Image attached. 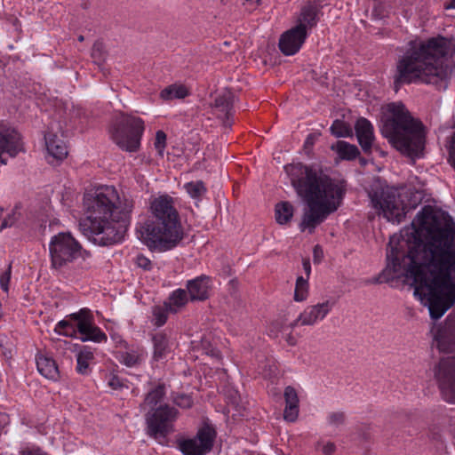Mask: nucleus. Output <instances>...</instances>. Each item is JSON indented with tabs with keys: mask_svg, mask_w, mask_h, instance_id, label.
Listing matches in <instances>:
<instances>
[{
	"mask_svg": "<svg viewBox=\"0 0 455 455\" xmlns=\"http://www.w3.org/2000/svg\"><path fill=\"white\" fill-rule=\"evenodd\" d=\"M336 446L333 443H327L323 446V453L325 455H332L335 451Z\"/></svg>",
	"mask_w": 455,
	"mask_h": 455,
	"instance_id": "obj_44",
	"label": "nucleus"
},
{
	"mask_svg": "<svg viewBox=\"0 0 455 455\" xmlns=\"http://www.w3.org/2000/svg\"><path fill=\"white\" fill-rule=\"evenodd\" d=\"M307 36V33L300 30L299 27H293L281 36L279 49L286 56L294 55L299 51Z\"/></svg>",
	"mask_w": 455,
	"mask_h": 455,
	"instance_id": "obj_14",
	"label": "nucleus"
},
{
	"mask_svg": "<svg viewBox=\"0 0 455 455\" xmlns=\"http://www.w3.org/2000/svg\"><path fill=\"white\" fill-rule=\"evenodd\" d=\"M22 455H48L41 449L26 450L22 451Z\"/></svg>",
	"mask_w": 455,
	"mask_h": 455,
	"instance_id": "obj_48",
	"label": "nucleus"
},
{
	"mask_svg": "<svg viewBox=\"0 0 455 455\" xmlns=\"http://www.w3.org/2000/svg\"><path fill=\"white\" fill-rule=\"evenodd\" d=\"M11 274H12V267H11V265H9L6 271L0 275L1 288L6 292L9 290V283L11 280Z\"/></svg>",
	"mask_w": 455,
	"mask_h": 455,
	"instance_id": "obj_41",
	"label": "nucleus"
},
{
	"mask_svg": "<svg viewBox=\"0 0 455 455\" xmlns=\"http://www.w3.org/2000/svg\"><path fill=\"white\" fill-rule=\"evenodd\" d=\"M416 218L419 229L411 233L412 242L390 238L387 264L376 282L388 283L400 276L412 280L414 294L437 320L455 304V223L450 215L436 213L430 206Z\"/></svg>",
	"mask_w": 455,
	"mask_h": 455,
	"instance_id": "obj_1",
	"label": "nucleus"
},
{
	"mask_svg": "<svg viewBox=\"0 0 455 455\" xmlns=\"http://www.w3.org/2000/svg\"><path fill=\"white\" fill-rule=\"evenodd\" d=\"M449 163L455 169V155L452 154V147H449Z\"/></svg>",
	"mask_w": 455,
	"mask_h": 455,
	"instance_id": "obj_51",
	"label": "nucleus"
},
{
	"mask_svg": "<svg viewBox=\"0 0 455 455\" xmlns=\"http://www.w3.org/2000/svg\"><path fill=\"white\" fill-rule=\"evenodd\" d=\"M318 21V8L315 4H307L302 7L300 13L297 20V25L300 30L307 34V30L312 29L316 26Z\"/></svg>",
	"mask_w": 455,
	"mask_h": 455,
	"instance_id": "obj_19",
	"label": "nucleus"
},
{
	"mask_svg": "<svg viewBox=\"0 0 455 455\" xmlns=\"http://www.w3.org/2000/svg\"><path fill=\"white\" fill-rule=\"evenodd\" d=\"M169 306L165 304V307H155L153 309V315L155 319V324L156 326H162L164 325L167 321V315H168Z\"/></svg>",
	"mask_w": 455,
	"mask_h": 455,
	"instance_id": "obj_34",
	"label": "nucleus"
},
{
	"mask_svg": "<svg viewBox=\"0 0 455 455\" xmlns=\"http://www.w3.org/2000/svg\"><path fill=\"white\" fill-rule=\"evenodd\" d=\"M331 132L337 138L352 137L353 132L349 124L341 120H335L331 126Z\"/></svg>",
	"mask_w": 455,
	"mask_h": 455,
	"instance_id": "obj_31",
	"label": "nucleus"
},
{
	"mask_svg": "<svg viewBox=\"0 0 455 455\" xmlns=\"http://www.w3.org/2000/svg\"><path fill=\"white\" fill-rule=\"evenodd\" d=\"M287 342L293 346L296 344V339H294V337H292L291 334L288 335L287 339H286Z\"/></svg>",
	"mask_w": 455,
	"mask_h": 455,
	"instance_id": "obj_54",
	"label": "nucleus"
},
{
	"mask_svg": "<svg viewBox=\"0 0 455 455\" xmlns=\"http://www.w3.org/2000/svg\"><path fill=\"white\" fill-rule=\"evenodd\" d=\"M82 246L70 233H59L49 243L52 267L62 270L81 255Z\"/></svg>",
	"mask_w": 455,
	"mask_h": 455,
	"instance_id": "obj_10",
	"label": "nucleus"
},
{
	"mask_svg": "<svg viewBox=\"0 0 455 455\" xmlns=\"http://www.w3.org/2000/svg\"><path fill=\"white\" fill-rule=\"evenodd\" d=\"M153 218L140 228V238L150 251L159 252L175 248L184 237V230L173 199L165 195L150 204Z\"/></svg>",
	"mask_w": 455,
	"mask_h": 455,
	"instance_id": "obj_5",
	"label": "nucleus"
},
{
	"mask_svg": "<svg viewBox=\"0 0 455 455\" xmlns=\"http://www.w3.org/2000/svg\"><path fill=\"white\" fill-rule=\"evenodd\" d=\"M70 316L72 319L77 321V324H80L82 322L92 323V315L88 309H81L78 313L72 314Z\"/></svg>",
	"mask_w": 455,
	"mask_h": 455,
	"instance_id": "obj_40",
	"label": "nucleus"
},
{
	"mask_svg": "<svg viewBox=\"0 0 455 455\" xmlns=\"http://www.w3.org/2000/svg\"><path fill=\"white\" fill-rule=\"evenodd\" d=\"M84 40V36L80 35V36H78V41H79V42H83Z\"/></svg>",
	"mask_w": 455,
	"mask_h": 455,
	"instance_id": "obj_55",
	"label": "nucleus"
},
{
	"mask_svg": "<svg viewBox=\"0 0 455 455\" xmlns=\"http://www.w3.org/2000/svg\"><path fill=\"white\" fill-rule=\"evenodd\" d=\"M47 152L56 161H62L68 156V148L63 140L56 134L47 132L44 135Z\"/></svg>",
	"mask_w": 455,
	"mask_h": 455,
	"instance_id": "obj_18",
	"label": "nucleus"
},
{
	"mask_svg": "<svg viewBox=\"0 0 455 455\" xmlns=\"http://www.w3.org/2000/svg\"><path fill=\"white\" fill-rule=\"evenodd\" d=\"M166 147V134L163 131H157L156 133L155 148L158 154L163 156Z\"/></svg>",
	"mask_w": 455,
	"mask_h": 455,
	"instance_id": "obj_37",
	"label": "nucleus"
},
{
	"mask_svg": "<svg viewBox=\"0 0 455 455\" xmlns=\"http://www.w3.org/2000/svg\"><path fill=\"white\" fill-rule=\"evenodd\" d=\"M91 56L93 60V62L100 65L102 64L107 58V52L105 50V45L100 41H96L92 48Z\"/></svg>",
	"mask_w": 455,
	"mask_h": 455,
	"instance_id": "obj_33",
	"label": "nucleus"
},
{
	"mask_svg": "<svg viewBox=\"0 0 455 455\" xmlns=\"http://www.w3.org/2000/svg\"><path fill=\"white\" fill-rule=\"evenodd\" d=\"M285 409L283 418L285 420L293 422L299 413V398L296 390L292 387H287L284 390Z\"/></svg>",
	"mask_w": 455,
	"mask_h": 455,
	"instance_id": "obj_20",
	"label": "nucleus"
},
{
	"mask_svg": "<svg viewBox=\"0 0 455 455\" xmlns=\"http://www.w3.org/2000/svg\"><path fill=\"white\" fill-rule=\"evenodd\" d=\"M445 9H455V0H451L449 3L445 4Z\"/></svg>",
	"mask_w": 455,
	"mask_h": 455,
	"instance_id": "obj_53",
	"label": "nucleus"
},
{
	"mask_svg": "<svg viewBox=\"0 0 455 455\" xmlns=\"http://www.w3.org/2000/svg\"><path fill=\"white\" fill-rule=\"evenodd\" d=\"M284 170L298 196L307 204L299 228L313 233L318 225L339 208L345 188L341 183L301 163L286 165Z\"/></svg>",
	"mask_w": 455,
	"mask_h": 455,
	"instance_id": "obj_4",
	"label": "nucleus"
},
{
	"mask_svg": "<svg viewBox=\"0 0 455 455\" xmlns=\"http://www.w3.org/2000/svg\"><path fill=\"white\" fill-rule=\"evenodd\" d=\"M108 384L113 389H117L123 387L121 380L116 376H113Z\"/></svg>",
	"mask_w": 455,
	"mask_h": 455,
	"instance_id": "obj_45",
	"label": "nucleus"
},
{
	"mask_svg": "<svg viewBox=\"0 0 455 455\" xmlns=\"http://www.w3.org/2000/svg\"><path fill=\"white\" fill-rule=\"evenodd\" d=\"M454 53L455 44L443 36L411 41L396 63L395 92L404 84H436L443 80L453 66Z\"/></svg>",
	"mask_w": 455,
	"mask_h": 455,
	"instance_id": "obj_3",
	"label": "nucleus"
},
{
	"mask_svg": "<svg viewBox=\"0 0 455 455\" xmlns=\"http://www.w3.org/2000/svg\"><path fill=\"white\" fill-rule=\"evenodd\" d=\"M152 341L154 344V359L156 361L163 359L170 350L167 336L163 332H157L153 336Z\"/></svg>",
	"mask_w": 455,
	"mask_h": 455,
	"instance_id": "obj_25",
	"label": "nucleus"
},
{
	"mask_svg": "<svg viewBox=\"0 0 455 455\" xmlns=\"http://www.w3.org/2000/svg\"><path fill=\"white\" fill-rule=\"evenodd\" d=\"M55 331L60 334L70 337L74 336L76 333L75 327L67 320L60 321L55 327Z\"/></svg>",
	"mask_w": 455,
	"mask_h": 455,
	"instance_id": "obj_36",
	"label": "nucleus"
},
{
	"mask_svg": "<svg viewBox=\"0 0 455 455\" xmlns=\"http://www.w3.org/2000/svg\"><path fill=\"white\" fill-rule=\"evenodd\" d=\"M234 102L235 94L231 91L226 90L217 95L214 102L212 104V108L223 115L221 117L226 127H231L232 125L231 118L233 116Z\"/></svg>",
	"mask_w": 455,
	"mask_h": 455,
	"instance_id": "obj_15",
	"label": "nucleus"
},
{
	"mask_svg": "<svg viewBox=\"0 0 455 455\" xmlns=\"http://www.w3.org/2000/svg\"><path fill=\"white\" fill-rule=\"evenodd\" d=\"M124 363L127 366H133L138 363L139 357L135 355L126 353L124 356Z\"/></svg>",
	"mask_w": 455,
	"mask_h": 455,
	"instance_id": "obj_43",
	"label": "nucleus"
},
{
	"mask_svg": "<svg viewBox=\"0 0 455 455\" xmlns=\"http://www.w3.org/2000/svg\"><path fill=\"white\" fill-rule=\"evenodd\" d=\"M302 265H303L304 271H305L307 276L308 277L311 273V265H310L309 259L308 258L303 259Z\"/></svg>",
	"mask_w": 455,
	"mask_h": 455,
	"instance_id": "obj_49",
	"label": "nucleus"
},
{
	"mask_svg": "<svg viewBox=\"0 0 455 455\" xmlns=\"http://www.w3.org/2000/svg\"><path fill=\"white\" fill-rule=\"evenodd\" d=\"M215 437V430L205 426L199 429L194 438L179 441L178 448L184 455H205L212 451Z\"/></svg>",
	"mask_w": 455,
	"mask_h": 455,
	"instance_id": "obj_12",
	"label": "nucleus"
},
{
	"mask_svg": "<svg viewBox=\"0 0 455 455\" xmlns=\"http://www.w3.org/2000/svg\"><path fill=\"white\" fill-rule=\"evenodd\" d=\"M315 139H316V136L315 134H313V133L308 134L305 140V143H304L305 149H307V148L313 147V145L315 141Z\"/></svg>",
	"mask_w": 455,
	"mask_h": 455,
	"instance_id": "obj_46",
	"label": "nucleus"
},
{
	"mask_svg": "<svg viewBox=\"0 0 455 455\" xmlns=\"http://www.w3.org/2000/svg\"><path fill=\"white\" fill-rule=\"evenodd\" d=\"M331 149L335 151L341 159L348 161L355 159L360 154L355 145L344 140L337 141L331 145Z\"/></svg>",
	"mask_w": 455,
	"mask_h": 455,
	"instance_id": "obj_23",
	"label": "nucleus"
},
{
	"mask_svg": "<svg viewBox=\"0 0 455 455\" xmlns=\"http://www.w3.org/2000/svg\"><path fill=\"white\" fill-rule=\"evenodd\" d=\"M188 89L184 84H173L162 90L160 97L164 100H172L175 99H184L188 96Z\"/></svg>",
	"mask_w": 455,
	"mask_h": 455,
	"instance_id": "obj_24",
	"label": "nucleus"
},
{
	"mask_svg": "<svg viewBox=\"0 0 455 455\" xmlns=\"http://www.w3.org/2000/svg\"><path fill=\"white\" fill-rule=\"evenodd\" d=\"M93 359V354L88 349L81 350L77 355L76 370L80 374H87L89 371V362Z\"/></svg>",
	"mask_w": 455,
	"mask_h": 455,
	"instance_id": "obj_30",
	"label": "nucleus"
},
{
	"mask_svg": "<svg viewBox=\"0 0 455 455\" xmlns=\"http://www.w3.org/2000/svg\"><path fill=\"white\" fill-rule=\"evenodd\" d=\"M136 264L139 267H141L145 270H149L151 268V261L143 255H139L136 258Z\"/></svg>",
	"mask_w": 455,
	"mask_h": 455,
	"instance_id": "obj_42",
	"label": "nucleus"
},
{
	"mask_svg": "<svg viewBox=\"0 0 455 455\" xmlns=\"http://www.w3.org/2000/svg\"><path fill=\"white\" fill-rule=\"evenodd\" d=\"M227 402L233 406L237 412L240 413L242 407L240 406L241 397L238 392L233 388H228L225 391Z\"/></svg>",
	"mask_w": 455,
	"mask_h": 455,
	"instance_id": "obj_35",
	"label": "nucleus"
},
{
	"mask_svg": "<svg viewBox=\"0 0 455 455\" xmlns=\"http://www.w3.org/2000/svg\"><path fill=\"white\" fill-rule=\"evenodd\" d=\"M333 305V302L326 300L323 303L307 307L294 321L290 323L288 326L279 323L277 321L273 323V326L278 328L280 331H285L286 328L293 329L299 323L300 325H313L317 321L323 320L331 310Z\"/></svg>",
	"mask_w": 455,
	"mask_h": 455,
	"instance_id": "obj_13",
	"label": "nucleus"
},
{
	"mask_svg": "<svg viewBox=\"0 0 455 455\" xmlns=\"http://www.w3.org/2000/svg\"><path fill=\"white\" fill-rule=\"evenodd\" d=\"M187 289L191 300L204 301L209 297L210 278L206 275L198 276L189 280Z\"/></svg>",
	"mask_w": 455,
	"mask_h": 455,
	"instance_id": "obj_17",
	"label": "nucleus"
},
{
	"mask_svg": "<svg viewBox=\"0 0 455 455\" xmlns=\"http://www.w3.org/2000/svg\"><path fill=\"white\" fill-rule=\"evenodd\" d=\"M13 224V221L9 220V219L3 220L1 225H0V230H3L4 228L7 227H11Z\"/></svg>",
	"mask_w": 455,
	"mask_h": 455,
	"instance_id": "obj_52",
	"label": "nucleus"
},
{
	"mask_svg": "<svg viewBox=\"0 0 455 455\" xmlns=\"http://www.w3.org/2000/svg\"><path fill=\"white\" fill-rule=\"evenodd\" d=\"M178 411L168 404L160 405L147 417L148 434L155 437H165L172 431V423L177 419Z\"/></svg>",
	"mask_w": 455,
	"mask_h": 455,
	"instance_id": "obj_11",
	"label": "nucleus"
},
{
	"mask_svg": "<svg viewBox=\"0 0 455 455\" xmlns=\"http://www.w3.org/2000/svg\"><path fill=\"white\" fill-rule=\"evenodd\" d=\"M308 295V282L307 278L299 276L296 280L294 300L303 301Z\"/></svg>",
	"mask_w": 455,
	"mask_h": 455,
	"instance_id": "obj_32",
	"label": "nucleus"
},
{
	"mask_svg": "<svg viewBox=\"0 0 455 455\" xmlns=\"http://www.w3.org/2000/svg\"><path fill=\"white\" fill-rule=\"evenodd\" d=\"M205 353L213 357H219L220 355L219 350L214 347H211L210 349L205 347Z\"/></svg>",
	"mask_w": 455,
	"mask_h": 455,
	"instance_id": "obj_50",
	"label": "nucleus"
},
{
	"mask_svg": "<svg viewBox=\"0 0 455 455\" xmlns=\"http://www.w3.org/2000/svg\"><path fill=\"white\" fill-rule=\"evenodd\" d=\"M77 331L81 334L82 341L102 342L107 340V335L92 323L82 322L77 324Z\"/></svg>",
	"mask_w": 455,
	"mask_h": 455,
	"instance_id": "obj_21",
	"label": "nucleus"
},
{
	"mask_svg": "<svg viewBox=\"0 0 455 455\" xmlns=\"http://www.w3.org/2000/svg\"><path fill=\"white\" fill-rule=\"evenodd\" d=\"M173 402L180 408L188 409L193 404V400L190 395L185 394H179L174 396Z\"/></svg>",
	"mask_w": 455,
	"mask_h": 455,
	"instance_id": "obj_38",
	"label": "nucleus"
},
{
	"mask_svg": "<svg viewBox=\"0 0 455 455\" xmlns=\"http://www.w3.org/2000/svg\"><path fill=\"white\" fill-rule=\"evenodd\" d=\"M87 218L80 228L94 243L108 246L121 242L131 223L133 199L120 196L113 186L98 188L84 200Z\"/></svg>",
	"mask_w": 455,
	"mask_h": 455,
	"instance_id": "obj_2",
	"label": "nucleus"
},
{
	"mask_svg": "<svg viewBox=\"0 0 455 455\" xmlns=\"http://www.w3.org/2000/svg\"><path fill=\"white\" fill-rule=\"evenodd\" d=\"M187 193L195 200L199 201L206 193L207 189L202 180L191 181L184 186Z\"/></svg>",
	"mask_w": 455,
	"mask_h": 455,
	"instance_id": "obj_29",
	"label": "nucleus"
},
{
	"mask_svg": "<svg viewBox=\"0 0 455 455\" xmlns=\"http://www.w3.org/2000/svg\"><path fill=\"white\" fill-rule=\"evenodd\" d=\"M144 130V122L140 117L122 114L115 121L110 133L112 140L121 149L137 152Z\"/></svg>",
	"mask_w": 455,
	"mask_h": 455,
	"instance_id": "obj_9",
	"label": "nucleus"
},
{
	"mask_svg": "<svg viewBox=\"0 0 455 455\" xmlns=\"http://www.w3.org/2000/svg\"><path fill=\"white\" fill-rule=\"evenodd\" d=\"M345 420L346 415L343 411L331 412L328 418L329 424L335 427L343 425L345 423Z\"/></svg>",
	"mask_w": 455,
	"mask_h": 455,
	"instance_id": "obj_39",
	"label": "nucleus"
},
{
	"mask_svg": "<svg viewBox=\"0 0 455 455\" xmlns=\"http://www.w3.org/2000/svg\"><path fill=\"white\" fill-rule=\"evenodd\" d=\"M165 395V385L158 384L155 388L150 390L145 397L144 404L150 407L156 406L160 403Z\"/></svg>",
	"mask_w": 455,
	"mask_h": 455,
	"instance_id": "obj_28",
	"label": "nucleus"
},
{
	"mask_svg": "<svg viewBox=\"0 0 455 455\" xmlns=\"http://www.w3.org/2000/svg\"><path fill=\"white\" fill-rule=\"evenodd\" d=\"M369 197L378 214L388 221L400 223L405 217L404 203L397 188L376 182L369 191Z\"/></svg>",
	"mask_w": 455,
	"mask_h": 455,
	"instance_id": "obj_8",
	"label": "nucleus"
},
{
	"mask_svg": "<svg viewBox=\"0 0 455 455\" xmlns=\"http://www.w3.org/2000/svg\"><path fill=\"white\" fill-rule=\"evenodd\" d=\"M171 303L167 304L169 306V310L172 313H176L177 308L185 306L188 302V294L186 290L178 289L174 291L170 297Z\"/></svg>",
	"mask_w": 455,
	"mask_h": 455,
	"instance_id": "obj_27",
	"label": "nucleus"
},
{
	"mask_svg": "<svg viewBox=\"0 0 455 455\" xmlns=\"http://www.w3.org/2000/svg\"><path fill=\"white\" fill-rule=\"evenodd\" d=\"M437 347L453 355L442 357L435 365L434 379L442 398L455 404V316L449 315L435 335Z\"/></svg>",
	"mask_w": 455,
	"mask_h": 455,
	"instance_id": "obj_7",
	"label": "nucleus"
},
{
	"mask_svg": "<svg viewBox=\"0 0 455 455\" xmlns=\"http://www.w3.org/2000/svg\"><path fill=\"white\" fill-rule=\"evenodd\" d=\"M382 121V134L397 150L411 158L419 156L425 143L423 125L403 103H389Z\"/></svg>",
	"mask_w": 455,
	"mask_h": 455,
	"instance_id": "obj_6",
	"label": "nucleus"
},
{
	"mask_svg": "<svg viewBox=\"0 0 455 455\" xmlns=\"http://www.w3.org/2000/svg\"><path fill=\"white\" fill-rule=\"evenodd\" d=\"M355 135L363 151L369 154L371 151L374 140L373 127L371 124L363 117L359 118L355 125Z\"/></svg>",
	"mask_w": 455,
	"mask_h": 455,
	"instance_id": "obj_16",
	"label": "nucleus"
},
{
	"mask_svg": "<svg viewBox=\"0 0 455 455\" xmlns=\"http://www.w3.org/2000/svg\"><path fill=\"white\" fill-rule=\"evenodd\" d=\"M36 366L40 374L46 379L55 380L59 378L58 366L52 357L38 354L36 355Z\"/></svg>",
	"mask_w": 455,
	"mask_h": 455,
	"instance_id": "obj_22",
	"label": "nucleus"
},
{
	"mask_svg": "<svg viewBox=\"0 0 455 455\" xmlns=\"http://www.w3.org/2000/svg\"><path fill=\"white\" fill-rule=\"evenodd\" d=\"M294 207L290 202H281L275 205V220L280 225L287 224L292 218Z\"/></svg>",
	"mask_w": 455,
	"mask_h": 455,
	"instance_id": "obj_26",
	"label": "nucleus"
},
{
	"mask_svg": "<svg viewBox=\"0 0 455 455\" xmlns=\"http://www.w3.org/2000/svg\"><path fill=\"white\" fill-rule=\"evenodd\" d=\"M315 262H319L323 257V250L319 245H315L313 250Z\"/></svg>",
	"mask_w": 455,
	"mask_h": 455,
	"instance_id": "obj_47",
	"label": "nucleus"
}]
</instances>
